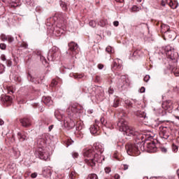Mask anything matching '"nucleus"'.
<instances>
[{"instance_id": "55", "label": "nucleus", "mask_w": 179, "mask_h": 179, "mask_svg": "<svg viewBox=\"0 0 179 179\" xmlns=\"http://www.w3.org/2000/svg\"><path fill=\"white\" fill-rule=\"evenodd\" d=\"M99 69H103L104 68V66L103 64H98Z\"/></svg>"}, {"instance_id": "8", "label": "nucleus", "mask_w": 179, "mask_h": 179, "mask_svg": "<svg viewBox=\"0 0 179 179\" xmlns=\"http://www.w3.org/2000/svg\"><path fill=\"white\" fill-rule=\"evenodd\" d=\"M165 52L166 57L169 58V59L174 61V62H177L178 55L174 53V48L170 45H167L165 48Z\"/></svg>"}, {"instance_id": "13", "label": "nucleus", "mask_w": 179, "mask_h": 179, "mask_svg": "<svg viewBox=\"0 0 179 179\" xmlns=\"http://www.w3.org/2000/svg\"><path fill=\"white\" fill-rule=\"evenodd\" d=\"M166 2L172 9H177L178 8V2L177 1L166 0Z\"/></svg>"}, {"instance_id": "35", "label": "nucleus", "mask_w": 179, "mask_h": 179, "mask_svg": "<svg viewBox=\"0 0 179 179\" xmlns=\"http://www.w3.org/2000/svg\"><path fill=\"white\" fill-rule=\"evenodd\" d=\"M28 79L29 80H31V82H34L36 83V78L31 76V75L29 74Z\"/></svg>"}, {"instance_id": "23", "label": "nucleus", "mask_w": 179, "mask_h": 179, "mask_svg": "<svg viewBox=\"0 0 179 179\" xmlns=\"http://www.w3.org/2000/svg\"><path fill=\"white\" fill-rule=\"evenodd\" d=\"M121 79L123 80V85H129V80L125 76H122Z\"/></svg>"}, {"instance_id": "10", "label": "nucleus", "mask_w": 179, "mask_h": 179, "mask_svg": "<svg viewBox=\"0 0 179 179\" xmlns=\"http://www.w3.org/2000/svg\"><path fill=\"white\" fill-rule=\"evenodd\" d=\"M0 101L4 106H6V107L12 104V97L8 95H1L0 97Z\"/></svg>"}, {"instance_id": "25", "label": "nucleus", "mask_w": 179, "mask_h": 179, "mask_svg": "<svg viewBox=\"0 0 179 179\" xmlns=\"http://www.w3.org/2000/svg\"><path fill=\"white\" fill-rule=\"evenodd\" d=\"M60 6L62 8L63 10H68V6L66 5V3L60 1Z\"/></svg>"}, {"instance_id": "33", "label": "nucleus", "mask_w": 179, "mask_h": 179, "mask_svg": "<svg viewBox=\"0 0 179 179\" xmlns=\"http://www.w3.org/2000/svg\"><path fill=\"white\" fill-rule=\"evenodd\" d=\"M40 59L44 65L47 64V59H45V57H44V56H42L41 55H40Z\"/></svg>"}, {"instance_id": "9", "label": "nucleus", "mask_w": 179, "mask_h": 179, "mask_svg": "<svg viewBox=\"0 0 179 179\" xmlns=\"http://www.w3.org/2000/svg\"><path fill=\"white\" fill-rule=\"evenodd\" d=\"M169 108H171V103L169 101L164 102L162 104V108H158L155 110L157 115L163 116L166 114V110H169Z\"/></svg>"}, {"instance_id": "17", "label": "nucleus", "mask_w": 179, "mask_h": 179, "mask_svg": "<svg viewBox=\"0 0 179 179\" xmlns=\"http://www.w3.org/2000/svg\"><path fill=\"white\" fill-rule=\"evenodd\" d=\"M122 62V61H121L118 59H115L113 62V68L114 69H120V68H121Z\"/></svg>"}, {"instance_id": "6", "label": "nucleus", "mask_w": 179, "mask_h": 179, "mask_svg": "<svg viewBox=\"0 0 179 179\" xmlns=\"http://www.w3.org/2000/svg\"><path fill=\"white\" fill-rule=\"evenodd\" d=\"M59 57H61V50L57 46H53L48 56V61H55V59H59Z\"/></svg>"}, {"instance_id": "16", "label": "nucleus", "mask_w": 179, "mask_h": 179, "mask_svg": "<svg viewBox=\"0 0 179 179\" xmlns=\"http://www.w3.org/2000/svg\"><path fill=\"white\" fill-rule=\"evenodd\" d=\"M100 121L102 124V125H104V127H106V128H108V129H113V128H114V127L113 126V124L106 122L103 119V117H101L100 119Z\"/></svg>"}, {"instance_id": "7", "label": "nucleus", "mask_w": 179, "mask_h": 179, "mask_svg": "<svg viewBox=\"0 0 179 179\" xmlns=\"http://www.w3.org/2000/svg\"><path fill=\"white\" fill-rule=\"evenodd\" d=\"M55 117H56L58 121H64V127H66L67 128H73V127H75L74 121L71 120V119L63 120L62 118H64V116H62V115H59V111L58 110H55Z\"/></svg>"}, {"instance_id": "40", "label": "nucleus", "mask_w": 179, "mask_h": 179, "mask_svg": "<svg viewBox=\"0 0 179 179\" xmlns=\"http://www.w3.org/2000/svg\"><path fill=\"white\" fill-rule=\"evenodd\" d=\"M76 176V173L72 171V172L71 173V174L69 175V177H70V178H71V179H74Z\"/></svg>"}, {"instance_id": "12", "label": "nucleus", "mask_w": 179, "mask_h": 179, "mask_svg": "<svg viewBox=\"0 0 179 179\" xmlns=\"http://www.w3.org/2000/svg\"><path fill=\"white\" fill-rule=\"evenodd\" d=\"M161 31L164 33L165 36H169V38H172L171 35H170V27L166 24L161 25Z\"/></svg>"}, {"instance_id": "45", "label": "nucleus", "mask_w": 179, "mask_h": 179, "mask_svg": "<svg viewBox=\"0 0 179 179\" xmlns=\"http://www.w3.org/2000/svg\"><path fill=\"white\" fill-rule=\"evenodd\" d=\"M108 94H113L114 93V89L110 87L108 91Z\"/></svg>"}, {"instance_id": "2", "label": "nucleus", "mask_w": 179, "mask_h": 179, "mask_svg": "<svg viewBox=\"0 0 179 179\" xmlns=\"http://www.w3.org/2000/svg\"><path fill=\"white\" fill-rule=\"evenodd\" d=\"M145 146L147 148L148 152L153 153L157 150L156 144L153 141H150L146 144L138 142L136 144L128 143L126 145V150L129 156H138L141 155V150H145Z\"/></svg>"}, {"instance_id": "48", "label": "nucleus", "mask_w": 179, "mask_h": 179, "mask_svg": "<svg viewBox=\"0 0 179 179\" xmlns=\"http://www.w3.org/2000/svg\"><path fill=\"white\" fill-rule=\"evenodd\" d=\"M161 152H162V153H167V148H161Z\"/></svg>"}, {"instance_id": "1", "label": "nucleus", "mask_w": 179, "mask_h": 179, "mask_svg": "<svg viewBox=\"0 0 179 179\" xmlns=\"http://www.w3.org/2000/svg\"><path fill=\"white\" fill-rule=\"evenodd\" d=\"M104 152V145L100 143L94 144L93 148H85L83 150V156L85 157L84 162L87 166L94 167L99 162L101 153Z\"/></svg>"}, {"instance_id": "38", "label": "nucleus", "mask_w": 179, "mask_h": 179, "mask_svg": "<svg viewBox=\"0 0 179 179\" xmlns=\"http://www.w3.org/2000/svg\"><path fill=\"white\" fill-rule=\"evenodd\" d=\"M0 48L1 50H6V44L5 43H0Z\"/></svg>"}, {"instance_id": "60", "label": "nucleus", "mask_w": 179, "mask_h": 179, "mask_svg": "<svg viewBox=\"0 0 179 179\" xmlns=\"http://www.w3.org/2000/svg\"><path fill=\"white\" fill-rule=\"evenodd\" d=\"M52 127H53L52 125L50 126V127H49V130L51 131V129H52Z\"/></svg>"}, {"instance_id": "32", "label": "nucleus", "mask_w": 179, "mask_h": 179, "mask_svg": "<svg viewBox=\"0 0 179 179\" xmlns=\"http://www.w3.org/2000/svg\"><path fill=\"white\" fill-rule=\"evenodd\" d=\"M0 38L2 40V41H8V36L5 34H1Z\"/></svg>"}, {"instance_id": "36", "label": "nucleus", "mask_w": 179, "mask_h": 179, "mask_svg": "<svg viewBox=\"0 0 179 179\" xmlns=\"http://www.w3.org/2000/svg\"><path fill=\"white\" fill-rule=\"evenodd\" d=\"M124 103L129 107H132V102H131V101L127 99V100L124 101Z\"/></svg>"}, {"instance_id": "21", "label": "nucleus", "mask_w": 179, "mask_h": 179, "mask_svg": "<svg viewBox=\"0 0 179 179\" xmlns=\"http://www.w3.org/2000/svg\"><path fill=\"white\" fill-rule=\"evenodd\" d=\"M30 119L24 117L23 120V127H30Z\"/></svg>"}, {"instance_id": "43", "label": "nucleus", "mask_w": 179, "mask_h": 179, "mask_svg": "<svg viewBox=\"0 0 179 179\" xmlns=\"http://www.w3.org/2000/svg\"><path fill=\"white\" fill-rule=\"evenodd\" d=\"M26 2L30 6H33V0H26Z\"/></svg>"}, {"instance_id": "49", "label": "nucleus", "mask_w": 179, "mask_h": 179, "mask_svg": "<svg viewBox=\"0 0 179 179\" xmlns=\"http://www.w3.org/2000/svg\"><path fill=\"white\" fill-rule=\"evenodd\" d=\"M119 24L120 22L118 21L113 22V25L115 26V27H118Z\"/></svg>"}, {"instance_id": "61", "label": "nucleus", "mask_w": 179, "mask_h": 179, "mask_svg": "<svg viewBox=\"0 0 179 179\" xmlns=\"http://www.w3.org/2000/svg\"><path fill=\"white\" fill-rule=\"evenodd\" d=\"M116 1V2H122V1H124V0H115Z\"/></svg>"}, {"instance_id": "29", "label": "nucleus", "mask_w": 179, "mask_h": 179, "mask_svg": "<svg viewBox=\"0 0 179 179\" xmlns=\"http://www.w3.org/2000/svg\"><path fill=\"white\" fill-rule=\"evenodd\" d=\"M89 25L91 27H96V26H97V23L96 22V21L94 20H91L89 23Z\"/></svg>"}, {"instance_id": "57", "label": "nucleus", "mask_w": 179, "mask_h": 179, "mask_svg": "<svg viewBox=\"0 0 179 179\" xmlns=\"http://www.w3.org/2000/svg\"><path fill=\"white\" fill-rule=\"evenodd\" d=\"M123 169L128 170V165H127V164L123 165Z\"/></svg>"}, {"instance_id": "54", "label": "nucleus", "mask_w": 179, "mask_h": 179, "mask_svg": "<svg viewBox=\"0 0 179 179\" xmlns=\"http://www.w3.org/2000/svg\"><path fill=\"white\" fill-rule=\"evenodd\" d=\"M148 138H150V139H153V138H155V134H148Z\"/></svg>"}, {"instance_id": "3", "label": "nucleus", "mask_w": 179, "mask_h": 179, "mask_svg": "<svg viewBox=\"0 0 179 179\" xmlns=\"http://www.w3.org/2000/svg\"><path fill=\"white\" fill-rule=\"evenodd\" d=\"M120 117L117 122L119 131L124 132L127 136H136V135L139 134L134 127L128 126V122L126 120L127 117L124 113H120Z\"/></svg>"}, {"instance_id": "24", "label": "nucleus", "mask_w": 179, "mask_h": 179, "mask_svg": "<svg viewBox=\"0 0 179 179\" xmlns=\"http://www.w3.org/2000/svg\"><path fill=\"white\" fill-rule=\"evenodd\" d=\"M138 116L140 118H143V120H145V118H146V113H145L143 111H140L138 113Z\"/></svg>"}, {"instance_id": "34", "label": "nucleus", "mask_w": 179, "mask_h": 179, "mask_svg": "<svg viewBox=\"0 0 179 179\" xmlns=\"http://www.w3.org/2000/svg\"><path fill=\"white\" fill-rule=\"evenodd\" d=\"M172 150H173V152H174L175 153H176V152L178 151V146H177V145L173 144V145H172Z\"/></svg>"}, {"instance_id": "47", "label": "nucleus", "mask_w": 179, "mask_h": 179, "mask_svg": "<svg viewBox=\"0 0 179 179\" xmlns=\"http://www.w3.org/2000/svg\"><path fill=\"white\" fill-rule=\"evenodd\" d=\"M72 156L74 158H78L79 156V154L78 152H73Z\"/></svg>"}, {"instance_id": "20", "label": "nucleus", "mask_w": 179, "mask_h": 179, "mask_svg": "<svg viewBox=\"0 0 179 179\" xmlns=\"http://www.w3.org/2000/svg\"><path fill=\"white\" fill-rule=\"evenodd\" d=\"M43 103L46 104V106H51L52 104V100H51V97L45 96L43 97Z\"/></svg>"}, {"instance_id": "14", "label": "nucleus", "mask_w": 179, "mask_h": 179, "mask_svg": "<svg viewBox=\"0 0 179 179\" xmlns=\"http://www.w3.org/2000/svg\"><path fill=\"white\" fill-rule=\"evenodd\" d=\"M51 173H52L51 169H50L49 168H44L43 170L42 171V175L45 178H48L51 177Z\"/></svg>"}, {"instance_id": "31", "label": "nucleus", "mask_w": 179, "mask_h": 179, "mask_svg": "<svg viewBox=\"0 0 179 179\" xmlns=\"http://www.w3.org/2000/svg\"><path fill=\"white\" fill-rule=\"evenodd\" d=\"M7 41L8 43H13L15 41V38L12 36H7Z\"/></svg>"}, {"instance_id": "42", "label": "nucleus", "mask_w": 179, "mask_h": 179, "mask_svg": "<svg viewBox=\"0 0 179 179\" xmlns=\"http://www.w3.org/2000/svg\"><path fill=\"white\" fill-rule=\"evenodd\" d=\"M149 79H150V76L146 75V76L144 77V82H149Z\"/></svg>"}, {"instance_id": "26", "label": "nucleus", "mask_w": 179, "mask_h": 179, "mask_svg": "<svg viewBox=\"0 0 179 179\" xmlns=\"http://www.w3.org/2000/svg\"><path fill=\"white\" fill-rule=\"evenodd\" d=\"M120 106V99L118 98L115 99L114 100V103H113V107H118Z\"/></svg>"}, {"instance_id": "64", "label": "nucleus", "mask_w": 179, "mask_h": 179, "mask_svg": "<svg viewBox=\"0 0 179 179\" xmlns=\"http://www.w3.org/2000/svg\"><path fill=\"white\" fill-rule=\"evenodd\" d=\"M71 111H75V108H73V109H71Z\"/></svg>"}, {"instance_id": "4", "label": "nucleus", "mask_w": 179, "mask_h": 179, "mask_svg": "<svg viewBox=\"0 0 179 179\" xmlns=\"http://www.w3.org/2000/svg\"><path fill=\"white\" fill-rule=\"evenodd\" d=\"M56 19L58 20V23L55 27L53 33L57 36H59L61 34H64V33H65V30H66L65 25V14H56L54 17V20H56Z\"/></svg>"}, {"instance_id": "58", "label": "nucleus", "mask_w": 179, "mask_h": 179, "mask_svg": "<svg viewBox=\"0 0 179 179\" xmlns=\"http://www.w3.org/2000/svg\"><path fill=\"white\" fill-rule=\"evenodd\" d=\"M3 124H5V122H3V120H2L1 119H0V125H3Z\"/></svg>"}, {"instance_id": "39", "label": "nucleus", "mask_w": 179, "mask_h": 179, "mask_svg": "<svg viewBox=\"0 0 179 179\" xmlns=\"http://www.w3.org/2000/svg\"><path fill=\"white\" fill-rule=\"evenodd\" d=\"M107 52H113V48L111 46H108L106 49Z\"/></svg>"}, {"instance_id": "11", "label": "nucleus", "mask_w": 179, "mask_h": 179, "mask_svg": "<svg viewBox=\"0 0 179 179\" xmlns=\"http://www.w3.org/2000/svg\"><path fill=\"white\" fill-rule=\"evenodd\" d=\"M160 138L163 139H169V136H170V133H169V129L167 127H164L159 132Z\"/></svg>"}, {"instance_id": "30", "label": "nucleus", "mask_w": 179, "mask_h": 179, "mask_svg": "<svg viewBox=\"0 0 179 179\" xmlns=\"http://www.w3.org/2000/svg\"><path fill=\"white\" fill-rule=\"evenodd\" d=\"M87 179H97V175L92 173L88 176Z\"/></svg>"}, {"instance_id": "28", "label": "nucleus", "mask_w": 179, "mask_h": 179, "mask_svg": "<svg viewBox=\"0 0 179 179\" xmlns=\"http://www.w3.org/2000/svg\"><path fill=\"white\" fill-rule=\"evenodd\" d=\"M141 10V7H138L136 6H134L131 8V12H139Z\"/></svg>"}, {"instance_id": "56", "label": "nucleus", "mask_w": 179, "mask_h": 179, "mask_svg": "<svg viewBox=\"0 0 179 179\" xmlns=\"http://www.w3.org/2000/svg\"><path fill=\"white\" fill-rule=\"evenodd\" d=\"M121 177L120 176V175L118 174H115V176H114V178L115 179H120Z\"/></svg>"}, {"instance_id": "63", "label": "nucleus", "mask_w": 179, "mask_h": 179, "mask_svg": "<svg viewBox=\"0 0 179 179\" xmlns=\"http://www.w3.org/2000/svg\"><path fill=\"white\" fill-rule=\"evenodd\" d=\"M137 1H138V2H142V0H137Z\"/></svg>"}, {"instance_id": "44", "label": "nucleus", "mask_w": 179, "mask_h": 179, "mask_svg": "<svg viewBox=\"0 0 179 179\" xmlns=\"http://www.w3.org/2000/svg\"><path fill=\"white\" fill-rule=\"evenodd\" d=\"M110 171L111 169L110 167L105 168V173H106V174H108Z\"/></svg>"}, {"instance_id": "50", "label": "nucleus", "mask_w": 179, "mask_h": 179, "mask_svg": "<svg viewBox=\"0 0 179 179\" xmlns=\"http://www.w3.org/2000/svg\"><path fill=\"white\" fill-rule=\"evenodd\" d=\"M1 61H6V57H5V55H2L1 56Z\"/></svg>"}, {"instance_id": "51", "label": "nucleus", "mask_w": 179, "mask_h": 179, "mask_svg": "<svg viewBox=\"0 0 179 179\" xmlns=\"http://www.w3.org/2000/svg\"><path fill=\"white\" fill-rule=\"evenodd\" d=\"M31 178H36L37 177V173H31Z\"/></svg>"}, {"instance_id": "41", "label": "nucleus", "mask_w": 179, "mask_h": 179, "mask_svg": "<svg viewBox=\"0 0 179 179\" xmlns=\"http://www.w3.org/2000/svg\"><path fill=\"white\" fill-rule=\"evenodd\" d=\"M74 78L76 79H80V78H83V76H82L80 74H74Z\"/></svg>"}, {"instance_id": "62", "label": "nucleus", "mask_w": 179, "mask_h": 179, "mask_svg": "<svg viewBox=\"0 0 179 179\" xmlns=\"http://www.w3.org/2000/svg\"><path fill=\"white\" fill-rule=\"evenodd\" d=\"M135 54H136V52H134L133 54V55H134V57H136V55H135Z\"/></svg>"}, {"instance_id": "37", "label": "nucleus", "mask_w": 179, "mask_h": 179, "mask_svg": "<svg viewBox=\"0 0 179 179\" xmlns=\"http://www.w3.org/2000/svg\"><path fill=\"white\" fill-rule=\"evenodd\" d=\"M5 71V66L0 64V74Z\"/></svg>"}, {"instance_id": "46", "label": "nucleus", "mask_w": 179, "mask_h": 179, "mask_svg": "<svg viewBox=\"0 0 179 179\" xmlns=\"http://www.w3.org/2000/svg\"><path fill=\"white\" fill-rule=\"evenodd\" d=\"M6 64H7V66L10 67L12 66V60H7Z\"/></svg>"}, {"instance_id": "53", "label": "nucleus", "mask_w": 179, "mask_h": 179, "mask_svg": "<svg viewBox=\"0 0 179 179\" xmlns=\"http://www.w3.org/2000/svg\"><path fill=\"white\" fill-rule=\"evenodd\" d=\"M145 87H142L141 89H140V93H145Z\"/></svg>"}, {"instance_id": "18", "label": "nucleus", "mask_w": 179, "mask_h": 179, "mask_svg": "<svg viewBox=\"0 0 179 179\" xmlns=\"http://www.w3.org/2000/svg\"><path fill=\"white\" fill-rule=\"evenodd\" d=\"M90 131L91 134H92V135H96V134H97V132L99 131V127L96 124H94L91 126V127L90 128Z\"/></svg>"}, {"instance_id": "27", "label": "nucleus", "mask_w": 179, "mask_h": 179, "mask_svg": "<svg viewBox=\"0 0 179 179\" xmlns=\"http://www.w3.org/2000/svg\"><path fill=\"white\" fill-rule=\"evenodd\" d=\"M172 72L174 73L175 76H179V68H173Z\"/></svg>"}, {"instance_id": "59", "label": "nucleus", "mask_w": 179, "mask_h": 179, "mask_svg": "<svg viewBox=\"0 0 179 179\" xmlns=\"http://www.w3.org/2000/svg\"><path fill=\"white\" fill-rule=\"evenodd\" d=\"M27 47V43H23V48H26Z\"/></svg>"}, {"instance_id": "52", "label": "nucleus", "mask_w": 179, "mask_h": 179, "mask_svg": "<svg viewBox=\"0 0 179 179\" xmlns=\"http://www.w3.org/2000/svg\"><path fill=\"white\" fill-rule=\"evenodd\" d=\"M57 80H53L52 81V84H51V86H55V85H57Z\"/></svg>"}, {"instance_id": "19", "label": "nucleus", "mask_w": 179, "mask_h": 179, "mask_svg": "<svg viewBox=\"0 0 179 179\" xmlns=\"http://www.w3.org/2000/svg\"><path fill=\"white\" fill-rule=\"evenodd\" d=\"M69 48L71 51H76L78 50V45L75 42L69 43Z\"/></svg>"}, {"instance_id": "5", "label": "nucleus", "mask_w": 179, "mask_h": 179, "mask_svg": "<svg viewBox=\"0 0 179 179\" xmlns=\"http://www.w3.org/2000/svg\"><path fill=\"white\" fill-rule=\"evenodd\" d=\"M46 141L45 138H39L38 140V148L36 151L35 154L39 157L41 160H48L50 159V154L45 148Z\"/></svg>"}, {"instance_id": "22", "label": "nucleus", "mask_w": 179, "mask_h": 179, "mask_svg": "<svg viewBox=\"0 0 179 179\" xmlns=\"http://www.w3.org/2000/svg\"><path fill=\"white\" fill-rule=\"evenodd\" d=\"M98 24L99 26H101V27H104V26L108 24V21H107V20H101Z\"/></svg>"}, {"instance_id": "15", "label": "nucleus", "mask_w": 179, "mask_h": 179, "mask_svg": "<svg viewBox=\"0 0 179 179\" xmlns=\"http://www.w3.org/2000/svg\"><path fill=\"white\" fill-rule=\"evenodd\" d=\"M6 90L8 94H13L16 92V87L13 85H8L6 87Z\"/></svg>"}]
</instances>
